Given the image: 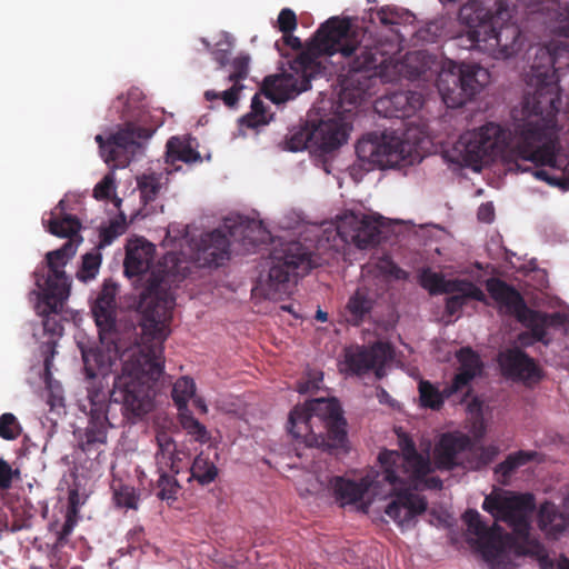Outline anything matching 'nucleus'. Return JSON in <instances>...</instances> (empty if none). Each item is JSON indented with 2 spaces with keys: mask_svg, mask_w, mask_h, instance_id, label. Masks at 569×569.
<instances>
[{
  "mask_svg": "<svg viewBox=\"0 0 569 569\" xmlns=\"http://www.w3.org/2000/svg\"><path fill=\"white\" fill-rule=\"evenodd\" d=\"M186 278L176 253L163 256L157 270L147 279L140 293L138 310L141 313V337L134 347L124 352L121 373L114 378L107 403V377L86 378L91 413L109 415L119 406L122 421L140 418L152 409L154 382L163 372V343L170 330L174 297L170 284Z\"/></svg>",
  "mask_w": 569,
  "mask_h": 569,
  "instance_id": "nucleus-1",
  "label": "nucleus"
},
{
  "mask_svg": "<svg viewBox=\"0 0 569 569\" xmlns=\"http://www.w3.org/2000/svg\"><path fill=\"white\" fill-rule=\"evenodd\" d=\"M561 60L563 64H569L568 43L552 41L537 48L528 80L535 90L523 96L521 109L513 116V146L510 149L518 171H529V167L520 163L529 161L536 167L533 177L550 186H559L560 180L539 167L558 168L562 127L558 121L561 92L557 71L561 69Z\"/></svg>",
  "mask_w": 569,
  "mask_h": 569,
  "instance_id": "nucleus-2",
  "label": "nucleus"
},
{
  "mask_svg": "<svg viewBox=\"0 0 569 569\" xmlns=\"http://www.w3.org/2000/svg\"><path fill=\"white\" fill-rule=\"evenodd\" d=\"M352 28L349 19L331 17L317 30L310 47L288 60V70L273 80L274 89L280 92L279 100H288L310 89L311 79L321 72L320 56L341 54L350 71L372 72L370 77L390 82L396 74L397 64L392 53L385 44L363 41Z\"/></svg>",
  "mask_w": 569,
  "mask_h": 569,
  "instance_id": "nucleus-3",
  "label": "nucleus"
},
{
  "mask_svg": "<svg viewBox=\"0 0 569 569\" xmlns=\"http://www.w3.org/2000/svg\"><path fill=\"white\" fill-rule=\"evenodd\" d=\"M405 453L395 450H383L379 453L380 471H370L360 481L343 477H332L330 487L336 500L341 505L356 503L367 493L373 497L391 496L395 483L405 478L419 479L429 470V463L416 450L413 442L409 441Z\"/></svg>",
  "mask_w": 569,
  "mask_h": 569,
  "instance_id": "nucleus-4",
  "label": "nucleus"
},
{
  "mask_svg": "<svg viewBox=\"0 0 569 569\" xmlns=\"http://www.w3.org/2000/svg\"><path fill=\"white\" fill-rule=\"evenodd\" d=\"M49 220L44 221L47 230L57 237L68 240L57 250L46 254V266L38 267L34 282L39 291H32L43 303L42 312L57 313L70 293V280L64 271L68 261L76 254L81 237V223L76 216L63 214L62 218L52 211Z\"/></svg>",
  "mask_w": 569,
  "mask_h": 569,
  "instance_id": "nucleus-5",
  "label": "nucleus"
},
{
  "mask_svg": "<svg viewBox=\"0 0 569 569\" xmlns=\"http://www.w3.org/2000/svg\"><path fill=\"white\" fill-rule=\"evenodd\" d=\"M288 423L291 436L307 447L348 449L347 422L335 399L317 398L296 406Z\"/></svg>",
  "mask_w": 569,
  "mask_h": 569,
  "instance_id": "nucleus-6",
  "label": "nucleus"
},
{
  "mask_svg": "<svg viewBox=\"0 0 569 569\" xmlns=\"http://www.w3.org/2000/svg\"><path fill=\"white\" fill-rule=\"evenodd\" d=\"M513 146V130L501 124L487 122L480 128L460 136L452 150L446 151V159L460 167L479 170Z\"/></svg>",
  "mask_w": 569,
  "mask_h": 569,
  "instance_id": "nucleus-7",
  "label": "nucleus"
},
{
  "mask_svg": "<svg viewBox=\"0 0 569 569\" xmlns=\"http://www.w3.org/2000/svg\"><path fill=\"white\" fill-rule=\"evenodd\" d=\"M312 268L311 254L300 242H287L270 254V267L264 280H260L261 290L271 300L289 296L298 277Z\"/></svg>",
  "mask_w": 569,
  "mask_h": 569,
  "instance_id": "nucleus-8",
  "label": "nucleus"
},
{
  "mask_svg": "<svg viewBox=\"0 0 569 569\" xmlns=\"http://www.w3.org/2000/svg\"><path fill=\"white\" fill-rule=\"evenodd\" d=\"M489 80L486 68L448 59L442 63L436 86L448 108H459L480 93Z\"/></svg>",
  "mask_w": 569,
  "mask_h": 569,
  "instance_id": "nucleus-9",
  "label": "nucleus"
},
{
  "mask_svg": "<svg viewBox=\"0 0 569 569\" xmlns=\"http://www.w3.org/2000/svg\"><path fill=\"white\" fill-rule=\"evenodd\" d=\"M420 456L429 463L428 472L419 479L400 478L391 489L393 499L385 509V513L402 529L413 526L415 518L423 513L428 506L426 498L413 493L412 490H417L421 485L428 489L442 488V480L439 477H428L432 471L429 458ZM400 475L405 476L402 472Z\"/></svg>",
  "mask_w": 569,
  "mask_h": 569,
  "instance_id": "nucleus-10",
  "label": "nucleus"
},
{
  "mask_svg": "<svg viewBox=\"0 0 569 569\" xmlns=\"http://www.w3.org/2000/svg\"><path fill=\"white\" fill-rule=\"evenodd\" d=\"M489 8V14L483 19L485 53L495 59L510 58L521 49V30L511 21V10L505 0H496Z\"/></svg>",
  "mask_w": 569,
  "mask_h": 569,
  "instance_id": "nucleus-11",
  "label": "nucleus"
},
{
  "mask_svg": "<svg viewBox=\"0 0 569 569\" xmlns=\"http://www.w3.org/2000/svg\"><path fill=\"white\" fill-rule=\"evenodd\" d=\"M486 288L490 297L505 308L507 315L513 316L529 329L535 341L549 345L547 328L550 325V315L529 308L520 292L499 278H489Z\"/></svg>",
  "mask_w": 569,
  "mask_h": 569,
  "instance_id": "nucleus-12",
  "label": "nucleus"
},
{
  "mask_svg": "<svg viewBox=\"0 0 569 569\" xmlns=\"http://www.w3.org/2000/svg\"><path fill=\"white\" fill-rule=\"evenodd\" d=\"M151 136L152 131L148 128L128 122L110 134L107 140L101 134H97L96 142L107 164L112 168H126Z\"/></svg>",
  "mask_w": 569,
  "mask_h": 569,
  "instance_id": "nucleus-13",
  "label": "nucleus"
},
{
  "mask_svg": "<svg viewBox=\"0 0 569 569\" xmlns=\"http://www.w3.org/2000/svg\"><path fill=\"white\" fill-rule=\"evenodd\" d=\"M462 520L468 531L478 538L482 557L490 569H511V562L506 553L511 537L497 523L489 527L476 509H467Z\"/></svg>",
  "mask_w": 569,
  "mask_h": 569,
  "instance_id": "nucleus-14",
  "label": "nucleus"
},
{
  "mask_svg": "<svg viewBox=\"0 0 569 569\" xmlns=\"http://www.w3.org/2000/svg\"><path fill=\"white\" fill-rule=\"evenodd\" d=\"M346 141V124L341 119L332 117L321 119L317 123L308 121L305 127L291 133L287 143L291 151L315 147L323 152H330Z\"/></svg>",
  "mask_w": 569,
  "mask_h": 569,
  "instance_id": "nucleus-15",
  "label": "nucleus"
},
{
  "mask_svg": "<svg viewBox=\"0 0 569 569\" xmlns=\"http://www.w3.org/2000/svg\"><path fill=\"white\" fill-rule=\"evenodd\" d=\"M406 144L396 132H371L356 144L360 161L378 168H392L406 158Z\"/></svg>",
  "mask_w": 569,
  "mask_h": 569,
  "instance_id": "nucleus-16",
  "label": "nucleus"
},
{
  "mask_svg": "<svg viewBox=\"0 0 569 569\" xmlns=\"http://www.w3.org/2000/svg\"><path fill=\"white\" fill-rule=\"evenodd\" d=\"M496 0H468L460 7L458 20L462 30L452 39L453 44L466 50L485 52L483 19L489 14V7Z\"/></svg>",
  "mask_w": 569,
  "mask_h": 569,
  "instance_id": "nucleus-17",
  "label": "nucleus"
},
{
  "mask_svg": "<svg viewBox=\"0 0 569 569\" xmlns=\"http://www.w3.org/2000/svg\"><path fill=\"white\" fill-rule=\"evenodd\" d=\"M78 347L81 351L86 378H93L108 377L116 360L120 358L122 361L121 356L130 351L134 345L121 352L114 338L102 337L99 343L78 342Z\"/></svg>",
  "mask_w": 569,
  "mask_h": 569,
  "instance_id": "nucleus-18",
  "label": "nucleus"
},
{
  "mask_svg": "<svg viewBox=\"0 0 569 569\" xmlns=\"http://www.w3.org/2000/svg\"><path fill=\"white\" fill-rule=\"evenodd\" d=\"M498 361L505 378L526 387L532 388L543 379L541 367L518 347L500 352Z\"/></svg>",
  "mask_w": 569,
  "mask_h": 569,
  "instance_id": "nucleus-19",
  "label": "nucleus"
},
{
  "mask_svg": "<svg viewBox=\"0 0 569 569\" xmlns=\"http://www.w3.org/2000/svg\"><path fill=\"white\" fill-rule=\"evenodd\" d=\"M393 358V348L389 342L378 341L371 347H356L346 350L345 362L348 370L362 376L375 370L378 378L382 377L385 365Z\"/></svg>",
  "mask_w": 569,
  "mask_h": 569,
  "instance_id": "nucleus-20",
  "label": "nucleus"
},
{
  "mask_svg": "<svg viewBox=\"0 0 569 569\" xmlns=\"http://www.w3.org/2000/svg\"><path fill=\"white\" fill-rule=\"evenodd\" d=\"M337 233L346 243H352L360 249L380 241L378 222L368 216L345 214L337 224Z\"/></svg>",
  "mask_w": 569,
  "mask_h": 569,
  "instance_id": "nucleus-21",
  "label": "nucleus"
},
{
  "mask_svg": "<svg viewBox=\"0 0 569 569\" xmlns=\"http://www.w3.org/2000/svg\"><path fill=\"white\" fill-rule=\"evenodd\" d=\"M193 259L201 267H220L230 259V241L220 229L202 233L194 244Z\"/></svg>",
  "mask_w": 569,
  "mask_h": 569,
  "instance_id": "nucleus-22",
  "label": "nucleus"
},
{
  "mask_svg": "<svg viewBox=\"0 0 569 569\" xmlns=\"http://www.w3.org/2000/svg\"><path fill=\"white\" fill-rule=\"evenodd\" d=\"M470 445L471 438L467 435H442L433 451L437 468L450 471L456 467H461Z\"/></svg>",
  "mask_w": 569,
  "mask_h": 569,
  "instance_id": "nucleus-23",
  "label": "nucleus"
},
{
  "mask_svg": "<svg viewBox=\"0 0 569 569\" xmlns=\"http://www.w3.org/2000/svg\"><path fill=\"white\" fill-rule=\"evenodd\" d=\"M423 97L417 91H398L380 98L375 109L387 118H409L422 108Z\"/></svg>",
  "mask_w": 569,
  "mask_h": 569,
  "instance_id": "nucleus-24",
  "label": "nucleus"
},
{
  "mask_svg": "<svg viewBox=\"0 0 569 569\" xmlns=\"http://www.w3.org/2000/svg\"><path fill=\"white\" fill-rule=\"evenodd\" d=\"M535 508L530 493L510 497L500 521L506 522L518 538H528L530 532L529 513Z\"/></svg>",
  "mask_w": 569,
  "mask_h": 569,
  "instance_id": "nucleus-25",
  "label": "nucleus"
},
{
  "mask_svg": "<svg viewBox=\"0 0 569 569\" xmlns=\"http://www.w3.org/2000/svg\"><path fill=\"white\" fill-rule=\"evenodd\" d=\"M108 427H114L109 415L89 412L88 426L79 437V449L88 456L99 455L101 447L107 442Z\"/></svg>",
  "mask_w": 569,
  "mask_h": 569,
  "instance_id": "nucleus-26",
  "label": "nucleus"
},
{
  "mask_svg": "<svg viewBox=\"0 0 569 569\" xmlns=\"http://www.w3.org/2000/svg\"><path fill=\"white\" fill-rule=\"evenodd\" d=\"M154 251V246L143 239L130 241L126 248L124 274L132 278L148 271L153 260Z\"/></svg>",
  "mask_w": 569,
  "mask_h": 569,
  "instance_id": "nucleus-27",
  "label": "nucleus"
},
{
  "mask_svg": "<svg viewBox=\"0 0 569 569\" xmlns=\"http://www.w3.org/2000/svg\"><path fill=\"white\" fill-rule=\"evenodd\" d=\"M377 293L367 287H359L349 297L346 305L347 321L352 326H359L366 321L376 305Z\"/></svg>",
  "mask_w": 569,
  "mask_h": 569,
  "instance_id": "nucleus-28",
  "label": "nucleus"
},
{
  "mask_svg": "<svg viewBox=\"0 0 569 569\" xmlns=\"http://www.w3.org/2000/svg\"><path fill=\"white\" fill-rule=\"evenodd\" d=\"M538 526L548 538L558 539L569 531V515L561 512L555 503L545 501L539 507Z\"/></svg>",
  "mask_w": 569,
  "mask_h": 569,
  "instance_id": "nucleus-29",
  "label": "nucleus"
},
{
  "mask_svg": "<svg viewBox=\"0 0 569 569\" xmlns=\"http://www.w3.org/2000/svg\"><path fill=\"white\" fill-rule=\"evenodd\" d=\"M460 290H453L446 299L445 310L449 316H455L467 305L468 300H476L479 302H486V295L483 291L473 282L468 279H462Z\"/></svg>",
  "mask_w": 569,
  "mask_h": 569,
  "instance_id": "nucleus-30",
  "label": "nucleus"
},
{
  "mask_svg": "<svg viewBox=\"0 0 569 569\" xmlns=\"http://www.w3.org/2000/svg\"><path fill=\"white\" fill-rule=\"evenodd\" d=\"M419 284L431 296L450 293L453 290H460L462 279H449L440 272H435L430 268H423L418 274Z\"/></svg>",
  "mask_w": 569,
  "mask_h": 569,
  "instance_id": "nucleus-31",
  "label": "nucleus"
},
{
  "mask_svg": "<svg viewBox=\"0 0 569 569\" xmlns=\"http://www.w3.org/2000/svg\"><path fill=\"white\" fill-rule=\"evenodd\" d=\"M498 455L499 448L497 446H476L471 440L470 448L467 450L465 461L461 463V467L468 470H480L489 466Z\"/></svg>",
  "mask_w": 569,
  "mask_h": 569,
  "instance_id": "nucleus-32",
  "label": "nucleus"
},
{
  "mask_svg": "<svg viewBox=\"0 0 569 569\" xmlns=\"http://www.w3.org/2000/svg\"><path fill=\"white\" fill-rule=\"evenodd\" d=\"M218 472L219 470L209 455L201 451L191 465L189 480H196L201 486H208L217 479Z\"/></svg>",
  "mask_w": 569,
  "mask_h": 569,
  "instance_id": "nucleus-33",
  "label": "nucleus"
},
{
  "mask_svg": "<svg viewBox=\"0 0 569 569\" xmlns=\"http://www.w3.org/2000/svg\"><path fill=\"white\" fill-rule=\"evenodd\" d=\"M200 159V154L194 150L187 138L171 137L167 142V161H182L186 163L194 162Z\"/></svg>",
  "mask_w": 569,
  "mask_h": 569,
  "instance_id": "nucleus-34",
  "label": "nucleus"
},
{
  "mask_svg": "<svg viewBox=\"0 0 569 569\" xmlns=\"http://www.w3.org/2000/svg\"><path fill=\"white\" fill-rule=\"evenodd\" d=\"M116 308L93 303L92 315L98 327L99 337L116 339Z\"/></svg>",
  "mask_w": 569,
  "mask_h": 569,
  "instance_id": "nucleus-35",
  "label": "nucleus"
},
{
  "mask_svg": "<svg viewBox=\"0 0 569 569\" xmlns=\"http://www.w3.org/2000/svg\"><path fill=\"white\" fill-rule=\"evenodd\" d=\"M168 468H158L159 478L157 481L158 488V498L166 501H176L178 499L179 491L181 490V486L176 479V475H169L167 471Z\"/></svg>",
  "mask_w": 569,
  "mask_h": 569,
  "instance_id": "nucleus-36",
  "label": "nucleus"
},
{
  "mask_svg": "<svg viewBox=\"0 0 569 569\" xmlns=\"http://www.w3.org/2000/svg\"><path fill=\"white\" fill-rule=\"evenodd\" d=\"M102 254L100 249L97 247L84 253L81 259V264L76 273L77 279L84 283L93 280L100 270Z\"/></svg>",
  "mask_w": 569,
  "mask_h": 569,
  "instance_id": "nucleus-37",
  "label": "nucleus"
},
{
  "mask_svg": "<svg viewBox=\"0 0 569 569\" xmlns=\"http://www.w3.org/2000/svg\"><path fill=\"white\" fill-rule=\"evenodd\" d=\"M419 398L421 407L430 408L432 410H439L442 407L445 399H448L445 396V388L440 391L427 380H421L419 382Z\"/></svg>",
  "mask_w": 569,
  "mask_h": 569,
  "instance_id": "nucleus-38",
  "label": "nucleus"
},
{
  "mask_svg": "<svg viewBox=\"0 0 569 569\" xmlns=\"http://www.w3.org/2000/svg\"><path fill=\"white\" fill-rule=\"evenodd\" d=\"M157 440L158 450L156 452V461L158 468H169L171 472L178 473L179 470L176 469L174 460L176 443L167 436L157 437Z\"/></svg>",
  "mask_w": 569,
  "mask_h": 569,
  "instance_id": "nucleus-39",
  "label": "nucleus"
},
{
  "mask_svg": "<svg viewBox=\"0 0 569 569\" xmlns=\"http://www.w3.org/2000/svg\"><path fill=\"white\" fill-rule=\"evenodd\" d=\"M194 392L196 383L193 379L189 377H181L174 382L172 388V399L179 410L187 407L189 399L193 397Z\"/></svg>",
  "mask_w": 569,
  "mask_h": 569,
  "instance_id": "nucleus-40",
  "label": "nucleus"
},
{
  "mask_svg": "<svg viewBox=\"0 0 569 569\" xmlns=\"http://www.w3.org/2000/svg\"><path fill=\"white\" fill-rule=\"evenodd\" d=\"M127 229L124 216H120L119 219H113L107 227L100 229L98 249H102L110 246L119 236L124 233Z\"/></svg>",
  "mask_w": 569,
  "mask_h": 569,
  "instance_id": "nucleus-41",
  "label": "nucleus"
},
{
  "mask_svg": "<svg viewBox=\"0 0 569 569\" xmlns=\"http://www.w3.org/2000/svg\"><path fill=\"white\" fill-rule=\"evenodd\" d=\"M456 357L460 363L459 371L472 373V377H476L481 371L482 363L480 357L471 348H461Z\"/></svg>",
  "mask_w": 569,
  "mask_h": 569,
  "instance_id": "nucleus-42",
  "label": "nucleus"
},
{
  "mask_svg": "<svg viewBox=\"0 0 569 569\" xmlns=\"http://www.w3.org/2000/svg\"><path fill=\"white\" fill-rule=\"evenodd\" d=\"M229 229H230L229 234L231 237H236L237 234H240L243 240H248L250 243H256L258 241L264 240L263 236H258V237L250 236V231H252L253 229H257L259 233H264L261 222L241 219V221L238 226L229 227Z\"/></svg>",
  "mask_w": 569,
  "mask_h": 569,
  "instance_id": "nucleus-43",
  "label": "nucleus"
},
{
  "mask_svg": "<svg viewBox=\"0 0 569 569\" xmlns=\"http://www.w3.org/2000/svg\"><path fill=\"white\" fill-rule=\"evenodd\" d=\"M407 16V12H402L397 8L382 7L377 11V19L380 24L390 28L391 31L399 33L396 27L400 26Z\"/></svg>",
  "mask_w": 569,
  "mask_h": 569,
  "instance_id": "nucleus-44",
  "label": "nucleus"
},
{
  "mask_svg": "<svg viewBox=\"0 0 569 569\" xmlns=\"http://www.w3.org/2000/svg\"><path fill=\"white\" fill-rule=\"evenodd\" d=\"M70 500H72V498ZM71 503H72V507L70 509H68L67 515H66V520H64L61 529L57 532V539L53 545L54 549H60L68 543L69 536L72 533V531L76 527L77 510L73 506V501H71Z\"/></svg>",
  "mask_w": 569,
  "mask_h": 569,
  "instance_id": "nucleus-45",
  "label": "nucleus"
},
{
  "mask_svg": "<svg viewBox=\"0 0 569 569\" xmlns=\"http://www.w3.org/2000/svg\"><path fill=\"white\" fill-rule=\"evenodd\" d=\"M181 426L182 428L191 436L196 438L197 441L202 443L209 440V435L206 427L200 423L198 419H196L191 415H181Z\"/></svg>",
  "mask_w": 569,
  "mask_h": 569,
  "instance_id": "nucleus-46",
  "label": "nucleus"
},
{
  "mask_svg": "<svg viewBox=\"0 0 569 569\" xmlns=\"http://www.w3.org/2000/svg\"><path fill=\"white\" fill-rule=\"evenodd\" d=\"M231 86V88L222 91V92H216L213 90H207L204 92V98L208 101H212L216 99H222L224 104L228 107H234L238 103L239 100V92L243 89V86L240 83H234Z\"/></svg>",
  "mask_w": 569,
  "mask_h": 569,
  "instance_id": "nucleus-47",
  "label": "nucleus"
},
{
  "mask_svg": "<svg viewBox=\"0 0 569 569\" xmlns=\"http://www.w3.org/2000/svg\"><path fill=\"white\" fill-rule=\"evenodd\" d=\"M21 433V426L12 413H3L0 417V437L4 440H14Z\"/></svg>",
  "mask_w": 569,
  "mask_h": 569,
  "instance_id": "nucleus-48",
  "label": "nucleus"
},
{
  "mask_svg": "<svg viewBox=\"0 0 569 569\" xmlns=\"http://www.w3.org/2000/svg\"><path fill=\"white\" fill-rule=\"evenodd\" d=\"M114 500L119 507H126L128 509H137L139 496L136 489L131 486H120L114 490Z\"/></svg>",
  "mask_w": 569,
  "mask_h": 569,
  "instance_id": "nucleus-49",
  "label": "nucleus"
},
{
  "mask_svg": "<svg viewBox=\"0 0 569 569\" xmlns=\"http://www.w3.org/2000/svg\"><path fill=\"white\" fill-rule=\"evenodd\" d=\"M141 199L144 203L153 201L159 193L160 183L157 178L144 176L138 181Z\"/></svg>",
  "mask_w": 569,
  "mask_h": 569,
  "instance_id": "nucleus-50",
  "label": "nucleus"
},
{
  "mask_svg": "<svg viewBox=\"0 0 569 569\" xmlns=\"http://www.w3.org/2000/svg\"><path fill=\"white\" fill-rule=\"evenodd\" d=\"M249 61L248 54H239L231 62L232 72L228 77V81L240 83L249 74Z\"/></svg>",
  "mask_w": 569,
  "mask_h": 569,
  "instance_id": "nucleus-51",
  "label": "nucleus"
},
{
  "mask_svg": "<svg viewBox=\"0 0 569 569\" xmlns=\"http://www.w3.org/2000/svg\"><path fill=\"white\" fill-rule=\"evenodd\" d=\"M232 47V41L226 37L223 40L218 41L211 50L213 60L219 63L220 68H223L229 63Z\"/></svg>",
  "mask_w": 569,
  "mask_h": 569,
  "instance_id": "nucleus-52",
  "label": "nucleus"
},
{
  "mask_svg": "<svg viewBox=\"0 0 569 569\" xmlns=\"http://www.w3.org/2000/svg\"><path fill=\"white\" fill-rule=\"evenodd\" d=\"M509 502L510 498L487 496L482 502V509L489 512L496 520H500L505 511L506 505Z\"/></svg>",
  "mask_w": 569,
  "mask_h": 569,
  "instance_id": "nucleus-53",
  "label": "nucleus"
},
{
  "mask_svg": "<svg viewBox=\"0 0 569 569\" xmlns=\"http://www.w3.org/2000/svg\"><path fill=\"white\" fill-rule=\"evenodd\" d=\"M118 286L111 281H104L101 291L99 292L94 303L99 306H109L117 309L116 295Z\"/></svg>",
  "mask_w": 569,
  "mask_h": 569,
  "instance_id": "nucleus-54",
  "label": "nucleus"
},
{
  "mask_svg": "<svg viewBox=\"0 0 569 569\" xmlns=\"http://www.w3.org/2000/svg\"><path fill=\"white\" fill-rule=\"evenodd\" d=\"M475 379L472 373L461 372L455 375L450 385L445 387V396L450 398L452 395L461 391L463 388L468 387L469 383Z\"/></svg>",
  "mask_w": 569,
  "mask_h": 569,
  "instance_id": "nucleus-55",
  "label": "nucleus"
},
{
  "mask_svg": "<svg viewBox=\"0 0 569 569\" xmlns=\"http://www.w3.org/2000/svg\"><path fill=\"white\" fill-rule=\"evenodd\" d=\"M377 267L381 273L397 280H406L408 278V272L396 264L390 258L380 259Z\"/></svg>",
  "mask_w": 569,
  "mask_h": 569,
  "instance_id": "nucleus-56",
  "label": "nucleus"
},
{
  "mask_svg": "<svg viewBox=\"0 0 569 569\" xmlns=\"http://www.w3.org/2000/svg\"><path fill=\"white\" fill-rule=\"evenodd\" d=\"M522 540V545L519 547L520 552L525 556H530L536 560L547 551L545 546L540 543L536 539L530 538V532L528 533V538H520Z\"/></svg>",
  "mask_w": 569,
  "mask_h": 569,
  "instance_id": "nucleus-57",
  "label": "nucleus"
},
{
  "mask_svg": "<svg viewBox=\"0 0 569 569\" xmlns=\"http://www.w3.org/2000/svg\"><path fill=\"white\" fill-rule=\"evenodd\" d=\"M278 27L283 34L291 33L297 27L296 13L291 9H282L278 16Z\"/></svg>",
  "mask_w": 569,
  "mask_h": 569,
  "instance_id": "nucleus-58",
  "label": "nucleus"
},
{
  "mask_svg": "<svg viewBox=\"0 0 569 569\" xmlns=\"http://www.w3.org/2000/svg\"><path fill=\"white\" fill-rule=\"evenodd\" d=\"M114 189V180L112 174H107L103 179L98 182L93 189V197L97 200H106L110 197Z\"/></svg>",
  "mask_w": 569,
  "mask_h": 569,
  "instance_id": "nucleus-59",
  "label": "nucleus"
},
{
  "mask_svg": "<svg viewBox=\"0 0 569 569\" xmlns=\"http://www.w3.org/2000/svg\"><path fill=\"white\" fill-rule=\"evenodd\" d=\"M556 30L559 36L569 39V3L560 8Z\"/></svg>",
  "mask_w": 569,
  "mask_h": 569,
  "instance_id": "nucleus-60",
  "label": "nucleus"
},
{
  "mask_svg": "<svg viewBox=\"0 0 569 569\" xmlns=\"http://www.w3.org/2000/svg\"><path fill=\"white\" fill-rule=\"evenodd\" d=\"M268 122H269L268 116H258L257 112H254L253 110H251L249 113H247L246 116H243L240 119V124L242 127H247V128H251V129H256L260 126H264Z\"/></svg>",
  "mask_w": 569,
  "mask_h": 569,
  "instance_id": "nucleus-61",
  "label": "nucleus"
},
{
  "mask_svg": "<svg viewBox=\"0 0 569 569\" xmlns=\"http://www.w3.org/2000/svg\"><path fill=\"white\" fill-rule=\"evenodd\" d=\"M537 456L538 453L536 451L519 450L517 452L510 453L509 458L512 460L515 468L518 469L535 460Z\"/></svg>",
  "mask_w": 569,
  "mask_h": 569,
  "instance_id": "nucleus-62",
  "label": "nucleus"
},
{
  "mask_svg": "<svg viewBox=\"0 0 569 569\" xmlns=\"http://www.w3.org/2000/svg\"><path fill=\"white\" fill-rule=\"evenodd\" d=\"M31 515L28 513L19 516L16 511L13 513V520L10 525H7L8 530L11 532H17L23 529H29L31 527Z\"/></svg>",
  "mask_w": 569,
  "mask_h": 569,
  "instance_id": "nucleus-63",
  "label": "nucleus"
},
{
  "mask_svg": "<svg viewBox=\"0 0 569 569\" xmlns=\"http://www.w3.org/2000/svg\"><path fill=\"white\" fill-rule=\"evenodd\" d=\"M12 483V468L11 466L0 459V488L1 489H9Z\"/></svg>",
  "mask_w": 569,
  "mask_h": 569,
  "instance_id": "nucleus-64",
  "label": "nucleus"
}]
</instances>
